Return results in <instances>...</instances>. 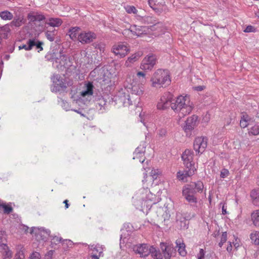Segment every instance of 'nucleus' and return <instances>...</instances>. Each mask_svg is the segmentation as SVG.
<instances>
[{
	"label": "nucleus",
	"instance_id": "obj_58",
	"mask_svg": "<svg viewBox=\"0 0 259 259\" xmlns=\"http://www.w3.org/2000/svg\"><path fill=\"white\" fill-rule=\"evenodd\" d=\"M61 240V238L59 237H57V236H55L54 237H53V238L52 239V243H55L56 244H57V243L60 242Z\"/></svg>",
	"mask_w": 259,
	"mask_h": 259
},
{
	"label": "nucleus",
	"instance_id": "obj_30",
	"mask_svg": "<svg viewBox=\"0 0 259 259\" xmlns=\"http://www.w3.org/2000/svg\"><path fill=\"white\" fill-rule=\"evenodd\" d=\"M251 118L246 114H244L241 116L240 121V125L242 128L246 127L250 123Z\"/></svg>",
	"mask_w": 259,
	"mask_h": 259
},
{
	"label": "nucleus",
	"instance_id": "obj_45",
	"mask_svg": "<svg viewBox=\"0 0 259 259\" xmlns=\"http://www.w3.org/2000/svg\"><path fill=\"white\" fill-rule=\"evenodd\" d=\"M28 46L26 45H23L19 47V50L25 49L26 51L31 50L33 47V41H30V39L28 40L27 42Z\"/></svg>",
	"mask_w": 259,
	"mask_h": 259
},
{
	"label": "nucleus",
	"instance_id": "obj_41",
	"mask_svg": "<svg viewBox=\"0 0 259 259\" xmlns=\"http://www.w3.org/2000/svg\"><path fill=\"white\" fill-rule=\"evenodd\" d=\"M161 174L162 171L161 169L153 168L150 172V176L152 177L153 180H156L158 178Z\"/></svg>",
	"mask_w": 259,
	"mask_h": 259
},
{
	"label": "nucleus",
	"instance_id": "obj_63",
	"mask_svg": "<svg viewBox=\"0 0 259 259\" xmlns=\"http://www.w3.org/2000/svg\"><path fill=\"white\" fill-rule=\"evenodd\" d=\"M232 244L231 242H230L229 243V245H228L227 247V250L228 251V252H231L232 251Z\"/></svg>",
	"mask_w": 259,
	"mask_h": 259
},
{
	"label": "nucleus",
	"instance_id": "obj_57",
	"mask_svg": "<svg viewBox=\"0 0 259 259\" xmlns=\"http://www.w3.org/2000/svg\"><path fill=\"white\" fill-rule=\"evenodd\" d=\"M245 32H254L255 31V28L253 26L251 25H248L247 26L245 30H244Z\"/></svg>",
	"mask_w": 259,
	"mask_h": 259
},
{
	"label": "nucleus",
	"instance_id": "obj_20",
	"mask_svg": "<svg viewBox=\"0 0 259 259\" xmlns=\"http://www.w3.org/2000/svg\"><path fill=\"white\" fill-rule=\"evenodd\" d=\"M147 29L148 28L145 26L133 25L131 26L129 30L134 35L141 36L143 34L147 33Z\"/></svg>",
	"mask_w": 259,
	"mask_h": 259
},
{
	"label": "nucleus",
	"instance_id": "obj_44",
	"mask_svg": "<svg viewBox=\"0 0 259 259\" xmlns=\"http://www.w3.org/2000/svg\"><path fill=\"white\" fill-rule=\"evenodd\" d=\"M184 197L186 200L191 204H195L197 202V199L196 197L194 195V194H192L190 195H187Z\"/></svg>",
	"mask_w": 259,
	"mask_h": 259
},
{
	"label": "nucleus",
	"instance_id": "obj_6",
	"mask_svg": "<svg viewBox=\"0 0 259 259\" xmlns=\"http://www.w3.org/2000/svg\"><path fill=\"white\" fill-rule=\"evenodd\" d=\"M46 58L52 62L54 67L60 70H64L71 66L69 59L61 52L48 54L46 56Z\"/></svg>",
	"mask_w": 259,
	"mask_h": 259
},
{
	"label": "nucleus",
	"instance_id": "obj_16",
	"mask_svg": "<svg viewBox=\"0 0 259 259\" xmlns=\"http://www.w3.org/2000/svg\"><path fill=\"white\" fill-rule=\"evenodd\" d=\"M133 251L141 257H145L150 254L151 246L147 244L136 245L133 246Z\"/></svg>",
	"mask_w": 259,
	"mask_h": 259
},
{
	"label": "nucleus",
	"instance_id": "obj_62",
	"mask_svg": "<svg viewBox=\"0 0 259 259\" xmlns=\"http://www.w3.org/2000/svg\"><path fill=\"white\" fill-rule=\"evenodd\" d=\"M137 75L139 77L142 76L144 79L143 80H144V82H145V77L146 74L145 73H144L143 72L139 71L137 73Z\"/></svg>",
	"mask_w": 259,
	"mask_h": 259
},
{
	"label": "nucleus",
	"instance_id": "obj_9",
	"mask_svg": "<svg viewBox=\"0 0 259 259\" xmlns=\"http://www.w3.org/2000/svg\"><path fill=\"white\" fill-rule=\"evenodd\" d=\"M112 52L120 58L124 57L129 52L130 48L126 44L120 43L114 45L112 49Z\"/></svg>",
	"mask_w": 259,
	"mask_h": 259
},
{
	"label": "nucleus",
	"instance_id": "obj_17",
	"mask_svg": "<svg viewBox=\"0 0 259 259\" xmlns=\"http://www.w3.org/2000/svg\"><path fill=\"white\" fill-rule=\"evenodd\" d=\"M160 247L163 252V256L165 259H170L173 253H175V250L171 244L161 243Z\"/></svg>",
	"mask_w": 259,
	"mask_h": 259
},
{
	"label": "nucleus",
	"instance_id": "obj_43",
	"mask_svg": "<svg viewBox=\"0 0 259 259\" xmlns=\"http://www.w3.org/2000/svg\"><path fill=\"white\" fill-rule=\"evenodd\" d=\"M55 31L56 30H54L53 31H47L45 32L46 37L50 41H53L55 40Z\"/></svg>",
	"mask_w": 259,
	"mask_h": 259
},
{
	"label": "nucleus",
	"instance_id": "obj_38",
	"mask_svg": "<svg viewBox=\"0 0 259 259\" xmlns=\"http://www.w3.org/2000/svg\"><path fill=\"white\" fill-rule=\"evenodd\" d=\"M250 237L255 244L259 245V231H254L250 234Z\"/></svg>",
	"mask_w": 259,
	"mask_h": 259
},
{
	"label": "nucleus",
	"instance_id": "obj_37",
	"mask_svg": "<svg viewBox=\"0 0 259 259\" xmlns=\"http://www.w3.org/2000/svg\"><path fill=\"white\" fill-rule=\"evenodd\" d=\"M24 23V20L23 16H18L15 18L12 22L11 24L16 27H19Z\"/></svg>",
	"mask_w": 259,
	"mask_h": 259
},
{
	"label": "nucleus",
	"instance_id": "obj_23",
	"mask_svg": "<svg viewBox=\"0 0 259 259\" xmlns=\"http://www.w3.org/2000/svg\"><path fill=\"white\" fill-rule=\"evenodd\" d=\"M90 248L93 251V254L91 255V257L94 259H99L103 252V248L102 246L99 244L93 245L90 246Z\"/></svg>",
	"mask_w": 259,
	"mask_h": 259
},
{
	"label": "nucleus",
	"instance_id": "obj_7",
	"mask_svg": "<svg viewBox=\"0 0 259 259\" xmlns=\"http://www.w3.org/2000/svg\"><path fill=\"white\" fill-rule=\"evenodd\" d=\"M136 18L142 23L153 24V25L150 26L152 30H157L160 32L163 27L162 23L158 22L155 17L151 16L142 17L140 15H137Z\"/></svg>",
	"mask_w": 259,
	"mask_h": 259
},
{
	"label": "nucleus",
	"instance_id": "obj_12",
	"mask_svg": "<svg viewBox=\"0 0 259 259\" xmlns=\"http://www.w3.org/2000/svg\"><path fill=\"white\" fill-rule=\"evenodd\" d=\"M54 87L52 89L53 92H57L60 89L66 88L69 83L66 82L65 79L59 75H54L52 78Z\"/></svg>",
	"mask_w": 259,
	"mask_h": 259
},
{
	"label": "nucleus",
	"instance_id": "obj_27",
	"mask_svg": "<svg viewBox=\"0 0 259 259\" xmlns=\"http://www.w3.org/2000/svg\"><path fill=\"white\" fill-rule=\"evenodd\" d=\"M176 247L178 248V251L179 254L182 256H185L187 254V251L186 250V246L183 241L181 239L177 240L176 242Z\"/></svg>",
	"mask_w": 259,
	"mask_h": 259
},
{
	"label": "nucleus",
	"instance_id": "obj_56",
	"mask_svg": "<svg viewBox=\"0 0 259 259\" xmlns=\"http://www.w3.org/2000/svg\"><path fill=\"white\" fill-rule=\"evenodd\" d=\"M205 255V251L202 248L199 250V252L197 254V259H203Z\"/></svg>",
	"mask_w": 259,
	"mask_h": 259
},
{
	"label": "nucleus",
	"instance_id": "obj_61",
	"mask_svg": "<svg viewBox=\"0 0 259 259\" xmlns=\"http://www.w3.org/2000/svg\"><path fill=\"white\" fill-rule=\"evenodd\" d=\"M204 87L202 85L196 86L193 88L194 90L197 91H201L204 89Z\"/></svg>",
	"mask_w": 259,
	"mask_h": 259
},
{
	"label": "nucleus",
	"instance_id": "obj_48",
	"mask_svg": "<svg viewBox=\"0 0 259 259\" xmlns=\"http://www.w3.org/2000/svg\"><path fill=\"white\" fill-rule=\"evenodd\" d=\"M195 188L198 192H201L203 189V184L201 181H197L195 183Z\"/></svg>",
	"mask_w": 259,
	"mask_h": 259
},
{
	"label": "nucleus",
	"instance_id": "obj_26",
	"mask_svg": "<svg viewBox=\"0 0 259 259\" xmlns=\"http://www.w3.org/2000/svg\"><path fill=\"white\" fill-rule=\"evenodd\" d=\"M1 246L2 247V250L1 251L2 258L12 259L13 253L6 244H4V245Z\"/></svg>",
	"mask_w": 259,
	"mask_h": 259
},
{
	"label": "nucleus",
	"instance_id": "obj_51",
	"mask_svg": "<svg viewBox=\"0 0 259 259\" xmlns=\"http://www.w3.org/2000/svg\"><path fill=\"white\" fill-rule=\"evenodd\" d=\"M5 232L2 230H0V246L4 245L5 244L4 242L6 240L5 238Z\"/></svg>",
	"mask_w": 259,
	"mask_h": 259
},
{
	"label": "nucleus",
	"instance_id": "obj_18",
	"mask_svg": "<svg viewBox=\"0 0 259 259\" xmlns=\"http://www.w3.org/2000/svg\"><path fill=\"white\" fill-rule=\"evenodd\" d=\"M196 170V167L186 168L185 170H180L177 172V178L179 180L184 181L187 177L193 175Z\"/></svg>",
	"mask_w": 259,
	"mask_h": 259
},
{
	"label": "nucleus",
	"instance_id": "obj_35",
	"mask_svg": "<svg viewBox=\"0 0 259 259\" xmlns=\"http://www.w3.org/2000/svg\"><path fill=\"white\" fill-rule=\"evenodd\" d=\"M194 190L193 188L190 185L185 186L183 188L182 194L184 197L187 195H190L194 194Z\"/></svg>",
	"mask_w": 259,
	"mask_h": 259
},
{
	"label": "nucleus",
	"instance_id": "obj_25",
	"mask_svg": "<svg viewBox=\"0 0 259 259\" xmlns=\"http://www.w3.org/2000/svg\"><path fill=\"white\" fill-rule=\"evenodd\" d=\"M27 18L30 22L41 21L45 19V17L41 14L32 12L28 14Z\"/></svg>",
	"mask_w": 259,
	"mask_h": 259
},
{
	"label": "nucleus",
	"instance_id": "obj_53",
	"mask_svg": "<svg viewBox=\"0 0 259 259\" xmlns=\"http://www.w3.org/2000/svg\"><path fill=\"white\" fill-rule=\"evenodd\" d=\"M229 171L227 169L223 168L221 171L220 176L222 178H225L228 176Z\"/></svg>",
	"mask_w": 259,
	"mask_h": 259
},
{
	"label": "nucleus",
	"instance_id": "obj_15",
	"mask_svg": "<svg viewBox=\"0 0 259 259\" xmlns=\"http://www.w3.org/2000/svg\"><path fill=\"white\" fill-rule=\"evenodd\" d=\"M182 159L186 168L195 167L193 161V153L192 151L186 150L182 154Z\"/></svg>",
	"mask_w": 259,
	"mask_h": 259
},
{
	"label": "nucleus",
	"instance_id": "obj_5",
	"mask_svg": "<svg viewBox=\"0 0 259 259\" xmlns=\"http://www.w3.org/2000/svg\"><path fill=\"white\" fill-rule=\"evenodd\" d=\"M150 81L153 88H160L170 84L171 82L167 70L158 69L152 75Z\"/></svg>",
	"mask_w": 259,
	"mask_h": 259
},
{
	"label": "nucleus",
	"instance_id": "obj_28",
	"mask_svg": "<svg viewBox=\"0 0 259 259\" xmlns=\"http://www.w3.org/2000/svg\"><path fill=\"white\" fill-rule=\"evenodd\" d=\"M62 21L58 18H49L46 22V24L52 27H59L62 24Z\"/></svg>",
	"mask_w": 259,
	"mask_h": 259
},
{
	"label": "nucleus",
	"instance_id": "obj_4",
	"mask_svg": "<svg viewBox=\"0 0 259 259\" xmlns=\"http://www.w3.org/2000/svg\"><path fill=\"white\" fill-rule=\"evenodd\" d=\"M95 87L93 83L91 81H85L83 82L82 90L79 93V98L76 101L73 102L74 104L78 105L80 107L78 109H71V110L74 111L82 116H84L83 110L85 108L86 105L84 103H82L81 100L83 98L89 99L91 98L94 94V90Z\"/></svg>",
	"mask_w": 259,
	"mask_h": 259
},
{
	"label": "nucleus",
	"instance_id": "obj_24",
	"mask_svg": "<svg viewBox=\"0 0 259 259\" xmlns=\"http://www.w3.org/2000/svg\"><path fill=\"white\" fill-rule=\"evenodd\" d=\"M106 102V100L103 97H101L96 100V107L100 113H103L105 111Z\"/></svg>",
	"mask_w": 259,
	"mask_h": 259
},
{
	"label": "nucleus",
	"instance_id": "obj_14",
	"mask_svg": "<svg viewBox=\"0 0 259 259\" xmlns=\"http://www.w3.org/2000/svg\"><path fill=\"white\" fill-rule=\"evenodd\" d=\"M96 38V34L92 31H82L78 34V40L82 44H90Z\"/></svg>",
	"mask_w": 259,
	"mask_h": 259
},
{
	"label": "nucleus",
	"instance_id": "obj_49",
	"mask_svg": "<svg viewBox=\"0 0 259 259\" xmlns=\"http://www.w3.org/2000/svg\"><path fill=\"white\" fill-rule=\"evenodd\" d=\"M227 239V234L226 232H223L221 238V241L219 243L220 247H222L224 243H225Z\"/></svg>",
	"mask_w": 259,
	"mask_h": 259
},
{
	"label": "nucleus",
	"instance_id": "obj_33",
	"mask_svg": "<svg viewBox=\"0 0 259 259\" xmlns=\"http://www.w3.org/2000/svg\"><path fill=\"white\" fill-rule=\"evenodd\" d=\"M11 29L8 24L3 26H0V36L3 38H7L8 34L10 33Z\"/></svg>",
	"mask_w": 259,
	"mask_h": 259
},
{
	"label": "nucleus",
	"instance_id": "obj_32",
	"mask_svg": "<svg viewBox=\"0 0 259 259\" xmlns=\"http://www.w3.org/2000/svg\"><path fill=\"white\" fill-rule=\"evenodd\" d=\"M250 197L254 205L259 206V190H253L251 192Z\"/></svg>",
	"mask_w": 259,
	"mask_h": 259
},
{
	"label": "nucleus",
	"instance_id": "obj_8",
	"mask_svg": "<svg viewBox=\"0 0 259 259\" xmlns=\"http://www.w3.org/2000/svg\"><path fill=\"white\" fill-rule=\"evenodd\" d=\"M173 95L170 92H167L164 93L160 97L157 104V108L159 110H164L168 108L170 104L173 103Z\"/></svg>",
	"mask_w": 259,
	"mask_h": 259
},
{
	"label": "nucleus",
	"instance_id": "obj_40",
	"mask_svg": "<svg viewBox=\"0 0 259 259\" xmlns=\"http://www.w3.org/2000/svg\"><path fill=\"white\" fill-rule=\"evenodd\" d=\"M124 8L125 11L128 14H133L136 15V16L137 15H138L137 14L138 10L135 7H134L133 6H131V5H125L124 6Z\"/></svg>",
	"mask_w": 259,
	"mask_h": 259
},
{
	"label": "nucleus",
	"instance_id": "obj_3",
	"mask_svg": "<svg viewBox=\"0 0 259 259\" xmlns=\"http://www.w3.org/2000/svg\"><path fill=\"white\" fill-rule=\"evenodd\" d=\"M171 109L179 117H184L189 114L193 109V104L190 100L189 96L182 95L179 96L176 100L170 104Z\"/></svg>",
	"mask_w": 259,
	"mask_h": 259
},
{
	"label": "nucleus",
	"instance_id": "obj_21",
	"mask_svg": "<svg viewBox=\"0 0 259 259\" xmlns=\"http://www.w3.org/2000/svg\"><path fill=\"white\" fill-rule=\"evenodd\" d=\"M142 51H138L127 58L124 63V66L126 67H131L136 62L139 60L140 58L143 55Z\"/></svg>",
	"mask_w": 259,
	"mask_h": 259
},
{
	"label": "nucleus",
	"instance_id": "obj_11",
	"mask_svg": "<svg viewBox=\"0 0 259 259\" xmlns=\"http://www.w3.org/2000/svg\"><path fill=\"white\" fill-rule=\"evenodd\" d=\"M207 145V138L205 137H197L194 142V149L198 154L202 153Z\"/></svg>",
	"mask_w": 259,
	"mask_h": 259
},
{
	"label": "nucleus",
	"instance_id": "obj_39",
	"mask_svg": "<svg viewBox=\"0 0 259 259\" xmlns=\"http://www.w3.org/2000/svg\"><path fill=\"white\" fill-rule=\"evenodd\" d=\"M144 117H143V115L142 113L140 114V117L141 118V121L143 123V124L146 127L147 129L149 128H150V125L151 124L149 122L148 123V121L150 118V117L148 115H144Z\"/></svg>",
	"mask_w": 259,
	"mask_h": 259
},
{
	"label": "nucleus",
	"instance_id": "obj_55",
	"mask_svg": "<svg viewBox=\"0 0 259 259\" xmlns=\"http://www.w3.org/2000/svg\"><path fill=\"white\" fill-rule=\"evenodd\" d=\"M29 259H40V254L37 252H33L30 255Z\"/></svg>",
	"mask_w": 259,
	"mask_h": 259
},
{
	"label": "nucleus",
	"instance_id": "obj_60",
	"mask_svg": "<svg viewBox=\"0 0 259 259\" xmlns=\"http://www.w3.org/2000/svg\"><path fill=\"white\" fill-rule=\"evenodd\" d=\"M62 106L66 111L70 110L69 108V104L66 102L63 101Z\"/></svg>",
	"mask_w": 259,
	"mask_h": 259
},
{
	"label": "nucleus",
	"instance_id": "obj_59",
	"mask_svg": "<svg viewBox=\"0 0 259 259\" xmlns=\"http://www.w3.org/2000/svg\"><path fill=\"white\" fill-rule=\"evenodd\" d=\"M63 244H66L67 247H71L73 245V242L70 240H65L63 241Z\"/></svg>",
	"mask_w": 259,
	"mask_h": 259
},
{
	"label": "nucleus",
	"instance_id": "obj_47",
	"mask_svg": "<svg viewBox=\"0 0 259 259\" xmlns=\"http://www.w3.org/2000/svg\"><path fill=\"white\" fill-rule=\"evenodd\" d=\"M30 41H33V47L35 46L36 48L39 49L40 51L42 50V47H41L42 45V42L41 41H38L37 39H30Z\"/></svg>",
	"mask_w": 259,
	"mask_h": 259
},
{
	"label": "nucleus",
	"instance_id": "obj_13",
	"mask_svg": "<svg viewBox=\"0 0 259 259\" xmlns=\"http://www.w3.org/2000/svg\"><path fill=\"white\" fill-rule=\"evenodd\" d=\"M198 124V116L196 115L188 117L186 121L183 129L187 135H190L191 131Z\"/></svg>",
	"mask_w": 259,
	"mask_h": 259
},
{
	"label": "nucleus",
	"instance_id": "obj_36",
	"mask_svg": "<svg viewBox=\"0 0 259 259\" xmlns=\"http://www.w3.org/2000/svg\"><path fill=\"white\" fill-rule=\"evenodd\" d=\"M150 253L154 259H163L162 254L153 246H151Z\"/></svg>",
	"mask_w": 259,
	"mask_h": 259
},
{
	"label": "nucleus",
	"instance_id": "obj_31",
	"mask_svg": "<svg viewBox=\"0 0 259 259\" xmlns=\"http://www.w3.org/2000/svg\"><path fill=\"white\" fill-rule=\"evenodd\" d=\"M251 220L254 226L259 227V209L254 210L251 213Z\"/></svg>",
	"mask_w": 259,
	"mask_h": 259
},
{
	"label": "nucleus",
	"instance_id": "obj_22",
	"mask_svg": "<svg viewBox=\"0 0 259 259\" xmlns=\"http://www.w3.org/2000/svg\"><path fill=\"white\" fill-rule=\"evenodd\" d=\"M50 233L51 231L49 230L45 229L43 227L38 228L33 227L30 229V233L31 234L37 235L39 233H40L41 235L44 236L45 237L49 236Z\"/></svg>",
	"mask_w": 259,
	"mask_h": 259
},
{
	"label": "nucleus",
	"instance_id": "obj_29",
	"mask_svg": "<svg viewBox=\"0 0 259 259\" xmlns=\"http://www.w3.org/2000/svg\"><path fill=\"white\" fill-rule=\"evenodd\" d=\"M79 30L80 28L79 27H74L69 29L68 35L72 40H78V36L80 33L79 32Z\"/></svg>",
	"mask_w": 259,
	"mask_h": 259
},
{
	"label": "nucleus",
	"instance_id": "obj_34",
	"mask_svg": "<svg viewBox=\"0 0 259 259\" xmlns=\"http://www.w3.org/2000/svg\"><path fill=\"white\" fill-rule=\"evenodd\" d=\"M0 17L4 20H11L13 18V15L8 11L0 12Z\"/></svg>",
	"mask_w": 259,
	"mask_h": 259
},
{
	"label": "nucleus",
	"instance_id": "obj_42",
	"mask_svg": "<svg viewBox=\"0 0 259 259\" xmlns=\"http://www.w3.org/2000/svg\"><path fill=\"white\" fill-rule=\"evenodd\" d=\"M3 209L5 213L9 214L12 211V207L9 204L0 203V210Z\"/></svg>",
	"mask_w": 259,
	"mask_h": 259
},
{
	"label": "nucleus",
	"instance_id": "obj_1",
	"mask_svg": "<svg viewBox=\"0 0 259 259\" xmlns=\"http://www.w3.org/2000/svg\"><path fill=\"white\" fill-rule=\"evenodd\" d=\"M144 92V80L135 78L126 87L118 91L115 100L124 106L136 105L139 103Z\"/></svg>",
	"mask_w": 259,
	"mask_h": 259
},
{
	"label": "nucleus",
	"instance_id": "obj_2",
	"mask_svg": "<svg viewBox=\"0 0 259 259\" xmlns=\"http://www.w3.org/2000/svg\"><path fill=\"white\" fill-rule=\"evenodd\" d=\"M155 195L148 189L140 190L133 197V202L137 209L147 212L153 204L157 203Z\"/></svg>",
	"mask_w": 259,
	"mask_h": 259
},
{
	"label": "nucleus",
	"instance_id": "obj_46",
	"mask_svg": "<svg viewBox=\"0 0 259 259\" xmlns=\"http://www.w3.org/2000/svg\"><path fill=\"white\" fill-rule=\"evenodd\" d=\"M249 133L252 135H257L259 134V125H255L252 126L249 132Z\"/></svg>",
	"mask_w": 259,
	"mask_h": 259
},
{
	"label": "nucleus",
	"instance_id": "obj_64",
	"mask_svg": "<svg viewBox=\"0 0 259 259\" xmlns=\"http://www.w3.org/2000/svg\"><path fill=\"white\" fill-rule=\"evenodd\" d=\"M226 209V207L225 206V204H223L222 206V213L223 214H225L227 213Z\"/></svg>",
	"mask_w": 259,
	"mask_h": 259
},
{
	"label": "nucleus",
	"instance_id": "obj_19",
	"mask_svg": "<svg viewBox=\"0 0 259 259\" xmlns=\"http://www.w3.org/2000/svg\"><path fill=\"white\" fill-rule=\"evenodd\" d=\"M146 146L144 144L140 145L137 148L134 153V159H138L139 162L143 163L145 160L144 153L145 152Z\"/></svg>",
	"mask_w": 259,
	"mask_h": 259
},
{
	"label": "nucleus",
	"instance_id": "obj_52",
	"mask_svg": "<svg viewBox=\"0 0 259 259\" xmlns=\"http://www.w3.org/2000/svg\"><path fill=\"white\" fill-rule=\"evenodd\" d=\"M121 231H122V234L120 235V247H121L122 245L123 244H124L125 242H126L127 241L126 237L124 236V235L123 234L125 230L122 229V230H121Z\"/></svg>",
	"mask_w": 259,
	"mask_h": 259
},
{
	"label": "nucleus",
	"instance_id": "obj_10",
	"mask_svg": "<svg viewBox=\"0 0 259 259\" xmlns=\"http://www.w3.org/2000/svg\"><path fill=\"white\" fill-rule=\"evenodd\" d=\"M156 62V56L153 54L147 55L142 60L140 68L144 70H151L155 65Z\"/></svg>",
	"mask_w": 259,
	"mask_h": 259
},
{
	"label": "nucleus",
	"instance_id": "obj_50",
	"mask_svg": "<svg viewBox=\"0 0 259 259\" xmlns=\"http://www.w3.org/2000/svg\"><path fill=\"white\" fill-rule=\"evenodd\" d=\"M25 255L23 250L17 251L15 255L14 259H24Z\"/></svg>",
	"mask_w": 259,
	"mask_h": 259
},
{
	"label": "nucleus",
	"instance_id": "obj_54",
	"mask_svg": "<svg viewBox=\"0 0 259 259\" xmlns=\"http://www.w3.org/2000/svg\"><path fill=\"white\" fill-rule=\"evenodd\" d=\"M166 134V130L165 128H160L158 131V135L159 137L162 138L165 136Z\"/></svg>",
	"mask_w": 259,
	"mask_h": 259
}]
</instances>
